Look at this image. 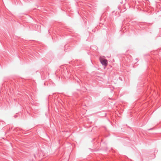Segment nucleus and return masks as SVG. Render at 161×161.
<instances>
[{
  "mask_svg": "<svg viewBox=\"0 0 161 161\" xmlns=\"http://www.w3.org/2000/svg\"><path fill=\"white\" fill-rule=\"evenodd\" d=\"M17 114H16V115H14V117L15 118H16V117H17Z\"/></svg>",
  "mask_w": 161,
  "mask_h": 161,
  "instance_id": "7ed1b4c3",
  "label": "nucleus"
},
{
  "mask_svg": "<svg viewBox=\"0 0 161 161\" xmlns=\"http://www.w3.org/2000/svg\"><path fill=\"white\" fill-rule=\"evenodd\" d=\"M153 128H150L148 129V130H151L153 129Z\"/></svg>",
  "mask_w": 161,
  "mask_h": 161,
  "instance_id": "20e7f679",
  "label": "nucleus"
},
{
  "mask_svg": "<svg viewBox=\"0 0 161 161\" xmlns=\"http://www.w3.org/2000/svg\"><path fill=\"white\" fill-rule=\"evenodd\" d=\"M100 60L103 65L106 66L107 65V60L106 59H101Z\"/></svg>",
  "mask_w": 161,
  "mask_h": 161,
  "instance_id": "f257e3e1",
  "label": "nucleus"
},
{
  "mask_svg": "<svg viewBox=\"0 0 161 161\" xmlns=\"http://www.w3.org/2000/svg\"><path fill=\"white\" fill-rule=\"evenodd\" d=\"M0 104H2V107L3 108H6L8 106V105L9 104L8 101H4L3 103H0Z\"/></svg>",
  "mask_w": 161,
  "mask_h": 161,
  "instance_id": "f03ea898",
  "label": "nucleus"
}]
</instances>
